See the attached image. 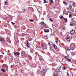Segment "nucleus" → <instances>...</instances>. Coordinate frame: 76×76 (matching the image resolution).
Listing matches in <instances>:
<instances>
[{"label":"nucleus","instance_id":"obj_1","mask_svg":"<svg viewBox=\"0 0 76 76\" xmlns=\"http://www.w3.org/2000/svg\"><path fill=\"white\" fill-rule=\"evenodd\" d=\"M76 48L75 44L74 43H71L70 46V48L72 50H73Z\"/></svg>","mask_w":76,"mask_h":76},{"label":"nucleus","instance_id":"obj_2","mask_svg":"<svg viewBox=\"0 0 76 76\" xmlns=\"http://www.w3.org/2000/svg\"><path fill=\"white\" fill-rule=\"evenodd\" d=\"M47 70L46 69H44L42 70V73L43 76H45V73H46V71Z\"/></svg>","mask_w":76,"mask_h":76},{"label":"nucleus","instance_id":"obj_3","mask_svg":"<svg viewBox=\"0 0 76 76\" xmlns=\"http://www.w3.org/2000/svg\"><path fill=\"white\" fill-rule=\"evenodd\" d=\"M20 54V53L19 52H15L14 53V55L15 56H19Z\"/></svg>","mask_w":76,"mask_h":76},{"label":"nucleus","instance_id":"obj_4","mask_svg":"<svg viewBox=\"0 0 76 76\" xmlns=\"http://www.w3.org/2000/svg\"><path fill=\"white\" fill-rule=\"evenodd\" d=\"M30 66L31 67H35V64H31Z\"/></svg>","mask_w":76,"mask_h":76},{"label":"nucleus","instance_id":"obj_5","mask_svg":"<svg viewBox=\"0 0 76 76\" xmlns=\"http://www.w3.org/2000/svg\"><path fill=\"white\" fill-rule=\"evenodd\" d=\"M70 33L72 34H74L75 33V31L74 30L72 29L70 31Z\"/></svg>","mask_w":76,"mask_h":76},{"label":"nucleus","instance_id":"obj_6","mask_svg":"<svg viewBox=\"0 0 76 76\" xmlns=\"http://www.w3.org/2000/svg\"><path fill=\"white\" fill-rule=\"evenodd\" d=\"M40 60L41 63H42V64H44V63H45V61H44V60L42 59H40Z\"/></svg>","mask_w":76,"mask_h":76},{"label":"nucleus","instance_id":"obj_7","mask_svg":"<svg viewBox=\"0 0 76 76\" xmlns=\"http://www.w3.org/2000/svg\"><path fill=\"white\" fill-rule=\"evenodd\" d=\"M26 42L27 44H26V45L27 48H29V42H28V41H27Z\"/></svg>","mask_w":76,"mask_h":76},{"label":"nucleus","instance_id":"obj_8","mask_svg":"<svg viewBox=\"0 0 76 76\" xmlns=\"http://www.w3.org/2000/svg\"><path fill=\"white\" fill-rule=\"evenodd\" d=\"M40 23L41 25H44H44H46V24H45V23H44V22H42Z\"/></svg>","mask_w":76,"mask_h":76},{"label":"nucleus","instance_id":"obj_9","mask_svg":"<svg viewBox=\"0 0 76 76\" xmlns=\"http://www.w3.org/2000/svg\"><path fill=\"white\" fill-rule=\"evenodd\" d=\"M66 40L67 41H68V42H70V37H67L66 38Z\"/></svg>","mask_w":76,"mask_h":76},{"label":"nucleus","instance_id":"obj_10","mask_svg":"<svg viewBox=\"0 0 76 76\" xmlns=\"http://www.w3.org/2000/svg\"><path fill=\"white\" fill-rule=\"evenodd\" d=\"M66 50L67 51H69L70 50V49L69 48H66Z\"/></svg>","mask_w":76,"mask_h":76},{"label":"nucleus","instance_id":"obj_11","mask_svg":"<svg viewBox=\"0 0 76 76\" xmlns=\"http://www.w3.org/2000/svg\"><path fill=\"white\" fill-rule=\"evenodd\" d=\"M53 45L54 48H55V49H57V46L56 45H55V44H53Z\"/></svg>","mask_w":76,"mask_h":76},{"label":"nucleus","instance_id":"obj_12","mask_svg":"<svg viewBox=\"0 0 76 76\" xmlns=\"http://www.w3.org/2000/svg\"><path fill=\"white\" fill-rule=\"evenodd\" d=\"M1 72H6V70H4L3 69H1Z\"/></svg>","mask_w":76,"mask_h":76},{"label":"nucleus","instance_id":"obj_13","mask_svg":"<svg viewBox=\"0 0 76 76\" xmlns=\"http://www.w3.org/2000/svg\"><path fill=\"white\" fill-rule=\"evenodd\" d=\"M72 5L74 6V7H76V4L75 2H73Z\"/></svg>","mask_w":76,"mask_h":76},{"label":"nucleus","instance_id":"obj_14","mask_svg":"<svg viewBox=\"0 0 76 76\" xmlns=\"http://www.w3.org/2000/svg\"><path fill=\"white\" fill-rule=\"evenodd\" d=\"M44 31L45 32H49V30L47 29L46 30H45L44 29Z\"/></svg>","mask_w":76,"mask_h":76},{"label":"nucleus","instance_id":"obj_15","mask_svg":"<svg viewBox=\"0 0 76 76\" xmlns=\"http://www.w3.org/2000/svg\"><path fill=\"white\" fill-rule=\"evenodd\" d=\"M0 41L2 42H4V39L1 38L0 39Z\"/></svg>","mask_w":76,"mask_h":76},{"label":"nucleus","instance_id":"obj_16","mask_svg":"<svg viewBox=\"0 0 76 76\" xmlns=\"http://www.w3.org/2000/svg\"><path fill=\"white\" fill-rule=\"evenodd\" d=\"M59 17H60V19H62L64 18L63 16V15H61L59 16Z\"/></svg>","mask_w":76,"mask_h":76},{"label":"nucleus","instance_id":"obj_17","mask_svg":"<svg viewBox=\"0 0 76 76\" xmlns=\"http://www.w3.org/2000/svg\"><path fill=\"white\" fill-rule=\"evenodd\" d=\"M70 26H73V23H72V22H71L70 23Z\"/></svg>","mask_w":76,"mask_h":76},{"label":"nucleus","instance_id":"obj_18","mask_svg":"<svg viewBox=\"0 0 76 76\" xmlns=\"http://www.w3.org/2000/svg\"><path fill=\"white\" fill-rule=\"evenodd\" d=\"M41 45L42 47V48H43L44 47V43H42L41 44Z\"/></svg>","mask_w":76,"mask_h":76},{"label":"nucleus","instance_id":"obj_19","mask_svg":"<svg viewBox=\"0 0 76 76\" xmlns=\"http://www.w3.org/2000/svg\"><path fill=\"white\" fill-rule=\"evenodd\" d=\"M63 3L65 6H66V5H67V3H66V2L63 1Z\"/></svg>","mask_w":76,"mask_h":76},{"label":"nucleus","instance_id":"obj_20","mask_svg":"<svg viewBox=\"0 0 76 76\" xmlns=\"http://www.w3.org/2000/svg\"><path fill=\"white\" fill-rule=\"evenodd\" d=\"M64 20L66 22H67V18H64Z\"/></svg>","mask_w":76,"mask_h":76},{"label":"nucleus","instance_id":"obj_21","mask_svg":"<svg viewBox=\"0 0 76 76\" xmlns=\"http://www.w3.org/2000/svg\"><path fill=\"white\" fill-rule=\"evenodd\" d=\"M5 3L7 5H9L8 3L7 2V1H5Z\"/></svg>","mask_w":76,"mask_h":76},{"label":"nucleus","instance_id":"obj_22","mask_svg":"<svg viewBox=\"0 0 76 76\" xmlns=\"http://www.w3.org/2000/svg\"><path fill=\"white\" fill-rule=\"evenodd\" d=\"M15 66V65H12L11 66V68H13L14 67V66Z\"/></svg>","mask_w":76,"mask_h":76},{"label":"nucleus","instance_id":"obj_23","mask_svg":"<svg viewBox=\"0 0 76 76\" xmlns=\"http://www.w3.org/2000/svg\"><path fill=\"white\" fill-rule=\"evenodd\" d=\"M63 70H65L66 69V67L65 66H64L62 67Z\"/></svg>","mask_w":76,"mask_h":76},{"label":"nucleus","instance_id":"obj_24","mask_svg":"<svg viewBox=\"0 0 76 76\" xmlns=\"http://www.w3.org/2000/svg\"><path fill=\"white\" fill-rule=\"evenodd\" d=\"M72 14H70L69 15V18H71V17H72Z\"/></svg>","mask_w":76,"mask_h":76},{"label":"nucleus","instance_id":"obj_25","mask_svg":"<svg viewBox=\"0 0 76 76\" xmlns=\"http://www.w3.org/2000/svg\"><path fill=\"white\" fill-rule=\"evenodd\" d=\"M64 58H66V59L67 60V59H68V58H67V56H65L64 57Z\"/></svg>","mask_w":76,"mask_h":76},{"label":"nucleus","instance_id":"obj_26","mask_svg":"<svg viewBox=\"0 0 76 76\" xmlns=\"http://www.w3.org/2000/svg\"><path fill=\"white\" fill-rule=\"evenodd\" d=\"M50 3H53V0H50Z\"/></svg>","mask_w":76,"mask_h":76},{"label":"nucleus","instance_id":"obj_27","mask_svg":"<svg viewBox=\"0 0 76 76\" xmlns=\"http://www.w3.org/2000/svg\"><path fill=\"white\" fill-rule=\"evenodd\" d=\"M30 22H34V20L30 19Z\"/></svg>","mask_w":76,"mask_h":76},{"label":"nucleus","instance_id":"obj_28","mask_svg":"<svg viewBox=\"0 0 76 76\" xmlns=\"http://www.w3.org/2000/svg\"><path fill=\"white\" fill-rule=\"evenodd\" d=\"M49 20L50 21H51V22H53V20H52V18H50Z\"/></svg>","mask_w":76,"mask_h":76},{"label":"nucleus","instance_id":"obj_29","mask_svg":"<svg viewBox=\"0 0 76 76\" xmlns=\"http://www.w3.org/2000/svg\"><path fill=\"white\" fill-rule=\"evenodd\" d=\"M23 12H26V10H25V9H23Z\"/></svg>","mask_w":76,"mask_h":76},{"label":"nucleus","instance_id":"obj_30","mask_svg":"<svg viewBox=\"0 0 76 76\" xmlns=\"http://www.w3.org/2000/svg\"><path fill=\"white\" fill-rule=\"evenodd\" d=\"M67 60H69V61H71V59H67Z\"/></svg>","mask_w":76,"mask_h":76},{"label":"nucleus","instance_id":"obj_31","mask_svg":"<svg viewBox=\"0 0 76 76\" xmlns=\"http://www.w3.org/2000/svg\"><path fill=\"white\" fill-rule=\"evenodd\" d=\"M29 59H32V57L31 56H29Z\"/></svg>","mask_w":76,"mask_h":76},{"label":"nucleus","instance_id":"obj_32","mask_svg":"<svg viewBox=\"0 0 76 76\" xmlns=\"http://www.w3.org/2000/svg\"><path fill=\"white\" fill-rule=\"evenodd\" d=\"M72 6L71 5H70L69 7V8L71 9L72 8Z\"/></svg>","mask_w":76,"mask_h":76},{"label":"nucleus","instance_id":"obj_33","mask_svg":"<svg viewBox=\"0 0 76 76\" xmlns=\"http://www.w3.org/2000/svg\"><path fill=\"white\" fill-rule=\"evenodd\" d=\"M47 1H46V0H45L44 1V3H47Z\"/></svg>","mask_w":76,"mask_h":76},{"label":"nucleus","instance_id":"obj_34","mask_svg":"<svg viewBox=\"0 0 76 76\" xmlns=\"http://www.w3.org/2000/svg\"><path fill=\"white\" fill-rule=\"evenodd\" d=\"M8 56H12V54L11 53H8Z\"/></svg>","mask_w":76,"mask_h":76},{"label":"nucleus","instance_id":"obj_35","mask_svg":"<svg viewBox=\"0 0 76 76\" xmlns=\"http://www.w3.org/2000/svg\"><path fill=\"white\" fill-rule=\"evenodd\" d=\"M44 26H45L46 28H47L48 27V26L47 24H46V25H44Z\"/></svg>","mask_w":76,"mask_h":76},{"label":"nucleus","instance_id":"obj_36","mask_svg":"<svg viewBox=\"0 0 76 76\" xmlns=\"http://www.w3.org/2000/svg\"><path fill=\"white\" fill-rule=\"evenodd\" d=\"M67 75L66 76H69V73L67 72Z\"/></svg>","mask_w":76,"mask_h":76},{"label":"nucleus","instance_id":"obj_37","mask_svg":"<svg viewBox=\"0 0 76 76\" xmlns=\"http://www.w3.org/2000/svg\"><path fill=\"white\" fill-rule=\"evenodd\" d=\"M64 29V30H65L66 29V28L65 27H64L62 29V30Z\"/></svg>","mask_w":76,"mask_h":76},{"label":"nucleus","instance_id":"obj_38","mask_svg":"<svg viewBox=\"0 0 76 76\" xmlns=\"http://www.w3.org/2000/svg\"><path fill=\"white\" fill-rule=\"evenodd\" d=\"M48 45L49 46H51V44H50V43H48Z\"/></svg>","mask_w":76,"mask_h":76},{"label":"nucleus","instance_id":"obj_39","mask_svg":"<svg viewBox=\"0 0 76 76\" xmlns=\"http://www.w3.org/2000/svg\"><path fill=\"white\" fill-rule=\"evenodd\" d=\"M3 57V56L2 55H1V56H0V57L2 58Z\"/></svg>","mask_w":76,"mask_h":76},{"label":"nucleus","instance_id":"obj_40","mask_svg":"<svg viewBox=\"0 0 76 76\" xmlns=\"http://www.w3.org/2000/svg\"><path fill=\"white\" fill-rule=\"evenodd\" d=\"M75 15H76V10H75Z\"/></svg>","mask_w":76,"mask_h":76},{"label":"nucleus","instance_id":"obj_41","mask_svg":"<svg viewBox=\"0 0 76 76\" xmlns=\"http://www.w3.org/2000/svg\"><path fill=\"white\" fill-rule=\"evenodd\" d=\"M25 76H28V74H25Z\"/></svg>","mask_w":76,"mask_h":76},{"label":"nucleus","instance_id":"obj_42","mask_svg":"<svg viewBox=\"0 0 76 76\" xmlns=\"http://www.w3.org/2000/svg\"><path fill=\"white\" fill-rule=\"evenodd\" d=\"M56 42H58V41L56 40Z\"/></svg>","mask_w":76,"mask_h":76},{"label":"nucleus","instance_id":"obj_43","mask_svg":"<svg viewBox=\"0 0 76 76\" xmlns=\"http://www.w3.org/2000/svg\"><path fill=\"white\" fill-rule=\"evenodd\" d=\"M42 20H44V18H42Z\"/></svg>","mask_w":76,"mask_h":76},{"label":"nucleus","instance_id":"obj_44","mask_svg":"<svg viewBox=\"0 0 76 76\" xmlns=\"http://www.w3.org/2000/svg\"><path fill=\"white\" fill-rule=\"evenodd\" d=\"M28 30L29 31H31V29H29Z\"/></svg>","mask_w":76,"mask_h":76},{"label":"nucleus","instance_id":"obj_45","mask_svg":"<svg viewBox=\"0 0 76 76\" xmlns=\"http://www.w3.org/2000/svg\"><path fill=\"white\" fill-rule=\"evenodd\" d=\"M12 24L13 25H15V23H13Z\"/></svg>","mask_w":76,"mask_h":76},{"label":"nucleus","instance_id":"obj_46","mask_svg":"<svg viewBox=\"0 0 76 76\" xmlns=\"http://www.w3.org/2000/svg\"><path fill=\"white\" fill-rule=\"evenodd\" d=\"M13 23V22H11V23L12 24Z\"/></svg>","mask_w":76,"mask_h":76},{"label":"nucleus","instance_id":"obj_47","mask_svg":"<svg viewBox=\"0 0 76 76\" xmlns=\"http://www.w3.org/2000/svg\"><path fill=\"white\" fill-rule=\"evenodd\" d=\"M2 54H4V53H2Z\"/></svg>","mask_w":76,"mask_h":76},{"label":"nucleus","instance_id":"obj_48","mask_svg":"<svg viewBox=\"0 0 76 76\" xmlns=\"http://www.w3.org/2000/svg\"><path fill=\"white\" fill-rule=\"evenodd\" d=\"M55 76H58V75H55Z\"/></svg>","mask_w":76,"mask_h":76},{"label":"nucleus","instance_id":"obj_49","mask_svg":"<svg viewBox=\"0 0 76 76\" xmlns=\"http://www.w3.org/2000/svg\"><path fill=\"white\" fill-rule=\"evenodd\" d=\"M44 0V1H45V0Z\"/></svg>","mask_w":76,"mask_h":76},{"label":"nucleus","instance_id":"obj_50","mask_svg":"<svg viewBox=\"0 0 76 76\" xmlns=\"http://www.w3.org/2000/svg\"><path fill=\"white\" fill-rule=\"evenodd\" d=\"M22 28H23V26L22 27Z\"/></svg>","mask_w":76,"mask_h":76}]
</instances>
